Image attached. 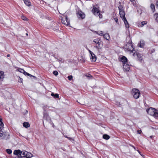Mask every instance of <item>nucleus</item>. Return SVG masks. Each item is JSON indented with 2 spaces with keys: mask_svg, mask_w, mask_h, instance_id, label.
Returning a JSON list of instances; mask_svg holds the SVG:
<instances>
[{
  "mask_svg": "<svg viewBox=\"0 0 158 158\" xmlns=\"http://www.w3.org/2000/svg\"><path fill=\"white\" fill-rule=\"evenodd\" d=\"M125 50L130 52V54H132L135 51L133 47V45L131 44L127 43L125 46Z\"/></svg>",
  "mask_w": 158,
  "mask_h": 158,
  "instance_id": "nucleus-3",
  "label": "nucleus"
},
{
  "mask_svg": "<svg viewBox=\"0 0 158 158\" xmlns=\"http://www.w3.org/2000/svg\"><path fill=\"white\" fill-rule=\"evenodd\" d=\"M154 17L155 19L157 21H158V13H156L154 15Z\"/></svg>",
  "mask_w": 158,
  "mask_h": 158,
  "instance_id": "nucleus-30",
  "label": "nucleus"
},
{
  "mask_svg": "<svg viewBox=\"0 0 158 158\" xmlns=\"http://www.w3.org/2000/svg\"><path fill=\"white\" fill-rule=\"evenodd\" d=\"M132 94L134 98L135 99L138 98L139 97L140 94L139 90L136 89H132Z\"/></svg>",
  "mask_w": 158,
  "mask_h": 158,
  "instance_id": "nucleus-6",
  "label": "nucleus"
},
{
  "mask_svg": "<svg viewBox=\"0 0 158 158\" xmlns=\"http://www.w3.org/2000/svg\"><path fill=\"white\" fill-rule=\"evenodd\" d=\"M93 42L95 44H98V46L96 47V48L98 49H102V47L103 46V43L101 40L100 39L97 38L94 40Z\"/></svg>",
  "mask_w": 158,
  "mask_h": 158,
  "instance_id": "nucleus-4",
  "label": "nucleus"
},
{
  "mask_svg": "<svg viewBox=\"0 0 158 158\" xmlns=\"http://www.w3.org/2000/svg\"><path fill=\"white\" fill-rule=\"evenodd\" d=\"M118 8L119 11H123V7L121 5H119Z\"/></svg>",
  "mask_w": 158,
  "mask_h": 158,
  "instance_id": "nucleus-29",
  "label": "nucleus"
},
{
  "mask_svg": "<svg viewBox=\"0 0 158 158\" xmlns=\"http://www.w3.org/2000/svg\"><path fill=\"white\" fill-rule=\"evenodd\" d=\"M65 137L66 138H67V137H67V136H65Z\"/></svg>",
  "mask_w": 158,
  "mask_h": 158,
  "instance_id": "nucleus-51",
  "label": "nucleus"
},
{
  "mask_svg": "<svg viewBox=\"0 0 158 158\" xmlns=\"http://www.w3.org/2000/svg\"><path fill=\"white\" fill-rule=\"evenodd\" d=\"M103 138L107 140L109 139L110 137L107 135L104 134L103 135Z\"/></svg>",
  "mask_w": 158,
  "mask_h": 158,
  "instance_id": "nucleus-25",
  "label": "nucleus"
},
{
  "mask_svg": "<svg viewBox=\"0 0 158 158\" xmlns=\"http://www.w3.org/2000/svg\"><path fill=\"white\" fill-rule=\"evenodd\" d=\"M7 152L9 154L11 153L12 151V150L10 149H7L6 150Z\"/></svg>",
  "mask_w": 158,
  "mask_h": 158,
  "instance_id": "nucleus-31",
  "label": "nucleus"
},
{
  "mask_svg": "<svg viewBox=\"0 0 158 158\" xmlns=\"http://www.w3.org/2000/svg\"><path fill=\"white\" fill-rule=\"evenodd\" d=\"M61 22L62 24L68 26L70 24L69 20L67 18V17L66 15L64 16L61 19Z\"/></svg>",
  "mask_w": 158,
  "mask_h": 158,
  "instance_id": "nucleus-7",
  "label": "nucleus"
},
{
  "mask_svg": "<svg viewBox=\"0 0 158 158\" xmlns=\"http://www.w3.org/2000/svg\"><path fill=\"white\" fill-rule=\"evenodd\" d=\"M138 45L140 48H143L145 45L144 42L143 40H141Z\"/></svg>",
  "mask_w": 158,
  "mask_h": 158,
  "instance_id": "nucleus-15",
  "label": "nucleus"
},
{
  "mask_svg": "<svg viewBox=\"0 0 158 158\" xmlns=\"http://www.w3.org/2000/svg\"><path fill=\"white\" fill-rule=\"evenodd\" d=\"M132 55L134 58L136 59L140 62H142L143 58L141 54L135 51L132 54Z\"/></svg>",
  "mask_w": 158,
  "mask_h": 158,
  "instance_id": "nucleus-5",
  "label": "nucleus"
},
{
  "mask_svg": "<svg viewBox=\"0 0 158 158\" xmlns=\"http://www.w3.org/2000/svg\"><path fill=\"white\" fill-rule=\"evenodd\" d=\"M90 59L93 62H95L96 60V57L95 54L93 53L91 55Z\"/></svg>",
  "mask_w": 158,
  "mask_h": 158,
  "instance_id": "nucleus-13",
  "label": "nucleus"
},
{
  "mask_svg": "<svg viewBox=\"0 0 158 158\" xmlns=\"http://www.w3.org/2000/svg\"><path fill=\"white\" fill-rule=\"evenodd\" d=\"M68 78L69 80L71 81L73 78V76L72 75L69 76H68Z\"/></svg>",
  "mask_w": 158,
  "mask_h": 158,
  "instance_id": "nucleus-34",
  "label": "nucleus"
},
{
  "mask_svg": "<svg viewBox=\"0 0 158 158\" xmlns=\"http://www.w3.org/2000/svg\"><path fill=\"white\" fill-rule=\"evenodd\" d=\"M152 136H150V138H152Z\"/></svg>",
  "mask_w": 158,
  "mask_h": 158,
  "instance_id": "nucleus-49",
  "label": "nucleus"
},
{
  "mask_svg": "<svg viewBox=\"0 0 158 158\" xmlns=\"http://www.w3.org/2000/svg\"><path fill=\"white\" fill-rule=\"evenodd\" d=\"M97 15H98L99 16V17L100 18H102V15L100 13V12H99V13L98 14H97Z\"/></svg>",
  "mask_w": 158,
  "mask_h": 158,
  "instance_id": "nucleus-36",
  "label": "nucleus"
},
{
  "mask_svg": "<svg viewBox=\"0 0 158 158\" xmlns=\"http://www.w3.org/2000/svg\"><path fill=\"white\" fill-rule=\"evenodd\" d=\"M95 32L100 36H103L104 34L102 31H95Z\"/></svg>",
  "mask_w": 158,
  "mask_h": 158,
  "instance_id": "nucleus-23",
  "label": "nucleus"
},
{
  "mask_svg": "<svg viewBox=\"0 0 158 158\" xmlns=\"http://www.w3.org/2000/svg\"><path fill=\"white\" fill-rule=\"evenodd\" d=\"M26 35H28V34H27V33H26Z\"/></svg>",
  "mask_w": 158,
  "mask_h": 158,
  "instance_id": "nucleus-50",
  "label": "nucleus"
},
{
  "mask_svg": "<svg viewBox=\"0 0 158 158\" xmlns=\"http://www.w3.org/2000/svg\"><path fill=\"white\" fill-rule=\"evenodd\" d=\"M21 155H22V157H26L28 156V153H30L27 152L26 151H23L21 152Z\"/></svg>",
  "mask_w": 158,
  "mask_h": 158,
  "instance_id": "nucleus-14",
  "label": "nucleus"
},
{
  "mask_svg": "<svg viewBox=\"0 0 158 158\" xmlns=\"http://www.w3.org/2000/svg\"><path fill=\"white\" fill-rule=\"evenodd\" d=\"M123 70L126 71H128L130 70V66L126 63H124L123 64Z\"/></svg>",
  "mask_w": 158,
  "mask_h": 158,
  "instance_id": "nucleus-11",
  "label": "nucleus"
},
{
  "mask_svg": "<svg viewBox=\"0 0 158 158\" xmlns=\"http://www.w3.org/2000/svg\"><path fill=\"white\" fill-rule=\"evenodd\" d=\"M77 14V17L79 19H83L85 17V15L81 10H78Z\"/></svg>",
  "mask_w": 158,
  "mask_h": 158,
  "instance_id": "nucleus-9",
  "label": "nucleus"
},
{
  "mask_svg": "<svg viewBox=\"0 0 158 158\" xmlns=\"http://www.w3.org/2000/svg\"><path fill=\"white\" fill-rule=\"evenodd\" d=\"M137 132L138 134H140L142 132V131L141 130H138L137 131Z\"/></svg>",
  "mask_w": 158,
  "mask_h": 158,
  "instance_id": "nucleus-39",
  "label": "nucleus"
},
{
  "mask_svg": "<svg viewBox=\"0 0 158 158\" xmlns=\"http://www.w3.org/2000/svg\"><path fill=\"white\" fill-rule=\"evenodd\" d=\"M21 153L19 154V155H18V156L19 157H22V155H21Z\"/></svg>",
  "mask_w": 158,
  "mask_h": 158,
  "instance_id": "nucleus-40",
  "label": "nucleus"
},
{
  "mask_svg": "<svg viewBox=\"0 0 158 158\" xmlns=\"http://www.w3.org/2000/svg\"><path fill=\"white\" fill-rule=\"evenodd\" d=\"M92 11L93 13L95 15H97L100 12V10L99 9L95 6H93Z\"/></svg>",
  "mask_w": 158,
  "mask_h": 158,
  "instance_id": "nucleus-10",
  "label": "nucleus"
},
{
  "mask_svg": "<svg viewBox=\"0 0 158 158\" xmlns=\"http://www.w3.org/2000/svg\"><path fill=\"white\" fill-rule=\"evenodd\" d=\"M148 114L153 116L156 118H158V110L152 108H150L147 110Z\"/></svg>",
  "mask_w": 158,
  "mask_h": 158,
  "instance_id": "nucleus-1",
  "label": "nucleus"
},
{
  "mask_svg": "<svg viewBox=\"0 0 158 158\" xmlns=\"http://www.w3.org/2000/svg\"><path fill=\"white\" fill-rule=\"evenodd\" d=\"M147 22L145 21H143L141 22V25L140 26L143 27L144 25H146L147 24Z\"/></svg>",
  "mask_w": 158,
  "mask_h": 158,
  "instance_id": "nucleus-28",
  "label": "nucleus"
},
{
  "mask_svg": "<svg viewBox=\"0 0 158 158\" xmlns=\"http://www.w3.org/2000/svg\"><path fill=\"white\" fill-rule=\"evenodd\" d=\"M8 95H10V97H11V94H10V93H8Z\"/></svg>",
  "mask_w": 158,
  "mask_h": 158,
  "instance_id": "nucleus-46",
  "label": "nucleus"
},
{
  "mask_svg": "<svg viewBox=\"0 0 158 158\" xmlns=\"http://www.w3.org/2000/svg\"><path fill=\"white\" fill-rule=\"evenodd\" d=\"M23 81V79L19 77V82H22Z\"/></svg>",
  "mask_w": 158,
  "mask_h": 158,
  "instance_id": "nucleus-38",
  "label": "nucleus"
},
{
  "mask_svg": "<svg viewBox=\"0 0 158 158\" xmlns=\"http://www.w3.org/2000/svg\"><path fill=\"white\" fill-rule=\"evenodd\" d=\"M21 18L22 19L24 20H27V18L26 17L23 15L21 16Z\"/></svg>",
  "mask_w": 158,
  "mask_h": 158,
  "instance_id": "nucleus-33",
  "label": "nucleus"
},
{
  "mask_svg": "<svg viewBox=\"0 0 158 158\" xmlns=\"http://www.w3.org/2000/svg\"><path fill=\"white\" fill-rule=\"evenodd\" d=\"M114 20L117 23H118V20L117 18H114Z\"/></svg>",
  "mask_w": 158,
  "mask_h": 158,
  "instance_id": "nucleus-37",
  "label": "nucleus"
},
{
  "mask_svg": "<svg viewBox=\"0 0 158 158\" xmlns=\"http://www.w3.org/2000/svg\"><path fill=\"white\" fill-rule=\"evenodd\" d=\"M156 7L158 9V0L157 1L156 3Z\"/></svg>",
  "mask_w": 158,
  "mask_h": 158,
  "instance_id": "nucleus-41",
  "label": "nucleus"
},
{
  "mask_svg": "<svg viewBox=\"0 0 158 158\" xmlns=\"http://www.w3.org/2000/svg\"><path fill=\"white\" fill-rule=\"evenodd\" d=\"M4 124L2 122V119L1 118L0 116V128H3Z\"/></svg>",
  "mask_w": 158,
  "mask_h": 158,
  "instance_id": "nucleus-24",
  "label": "nucleus"
},
{
  "mask_svg": "<svg viewBox=\"0 0 158 158\" xmlns=\"http://www.w3.org/2000/svg\"><path fill=\"white\" fill-rule=\"evenodd\" d=\"M21 153L20 150H15L14 152V154L16 155H18Z\"/></svg>",
  "mask_w": 158,
  "mask_h": 158,
  "instance_id": "nucleus-19",
  "label": "nucleus"
},
{
  "mask_svg": "<svg viewBox=\"0 0 158 158\" xmlns=\"http://www.w3.org/2000/svg\"><path fill=\"white\" fill-rule=\"evenodd\" d=\"M23 73L25 75H27V76H30V77H34V78H35V77L31 75L30 74H29V73H27V72H25V71Z\"/></svg>",
  "mask_w": 158,
  "mask_h": 158,
  "instance_id": "nucleus-27",
  "label": "nucleus"
},
{
  "mask_svg": "<svg viewBox=\"0 0 158 158\" xmlns=\"http://www.w3.org/2000/svg\"><path fill=\"white\" fill-rule=\"evenodd\" d=\"M10 56V55L9 54H8L7 55V57H9Z\"/></svg>",
  "mask_w": 158,
  "mask_h": 158,
  "instance_id": "nucleus-47",
  "label": "nucleus"
},
{
  "mask_svg": "<svg viewBox=\"0 0 158 158\" xmlns=\"http://www.w3.org/2000/svg\"><path fill=\"white\" fill-rule=\"evenodd\" d=\"M119 15L122 20L126 18L125 17V14L124 11H119Z\"/></svg>",
  "mask_w": 158,
  "mask_h": 158,
  "instance_id": "nucleus-12",
  "label": "nucleus"
},
{
  "mask_svg": "<svg viewBox=\"0 0 158 158\" xmlns=\"http://www.w3.org/2000/svg\"><path fill=\"white\" fill-rule=\"evenodd\" d=\"M89 51L90 53V55H91V54H93L94 53L92 52L90 50H89Z\"/></svg>",
  "mask_w": 158,
  "mask_h": 158,
  "instance_id": "nucleus-42",
  "label": "nucleus"
},
{
  "mask_svg": "<svg viewBox=\"0 0 158 158\" xmlns=\"http://www.w3.org/2000/svg\"><path fill=\"white\" fill-rule=\"evenodd\" d=\"M132 147L134 148L135 149V147L134 146H133L132 145H130Z\"/></svg>",
  "mask_w": 158,
  "mask_h": 158,
  "instance_id": "nucleus-45",
  "label": "nucleus"
},
{
  "mask_svg": "<svg viewBox=\"0 0 158 158\" xmlns=\"http://www.w3.org/2000/svg\"><path fill=\"white\" fill-rule=\"evenodd\" d=\"M23 127H25V128H27L28 127H30V125L28 122H24L23 123Z\"/></svg>",
  "mask_w": 158,
  "mask_h": 158,
  "instance_id": "nucleus-18",
  "label": "nucleus"
},
{
  "mask_svg": "<svg viewBox=\"0 0 158 158\" xmlns=\"http://www.w3.org/2000/svg\"><path fill=\"white\" fill-rule=\"evenodd\" d=\"M67 138L69 139V140H73L72 138H70V137H67Z\"/></svg>",
  "mask_w": 158,
  "mask_h": 158,
  "instance_id": "nucleus-43",
  "label": "nucleus"
},
{
  "mask_svg": "<svg viewBox=\"0 0 158 158\" xmlns=\"http://www.w3.org/2000/svg\"><path fill=\"white\" fill-rule=\"evenodd\" d=\"M46 107V106H44L43 107V109L44 110V111L43 112V118L44 119H45L46 120L49 121L51 120V118L49 116L48 114L47 113V112L45 110V108Z\"/></svg>",
  "mask_w": 158,
  "mask_h": 158,
  "instance_id": "nucleus-8",
  "label": "nucleus"
},
{
  "mask_svg": "<svg viewBox=\"0 0 158 158\" xmlns=\"http://www.w3.org/2000/svg\"><path fill=\"white\" fill-rule=\"evenodd\" d=\"M103 36L105 39L108 40H109L110 39V35L108 34H104Z\"/></svg>",
  "mask_w": 158,
  "mask_h": 158,
  "instance_id": "nucleus-17",
  "label": "nucleus"
},
{
  "mask_svg": "<svg viewBox=\"0 0 158 158\" xmlns=\"http://www.w3.org/2000/svg\"><path fill=\"white\" fill-rule=\"evenodd\" d=\"M53 74L55 75V76H57L58 74V73L57 71H54L53 72Z\"/></svg>",
  "mask_w": 158,
  "mask_h": 158,
  "instance_id": "nucleus-35",
  "label": "nucleus"
},
{
  "mask_svg": "<svg viewBox=\"0 0 158 158\" xmlns=\"http://www.w3.org/2000/svg\"><path fill=\"white\" fill-rule=\"evenodd\" d=\"M130 1L132 2L134 1L135 0H130Z\"/></svg>",
  "mask_w": 158,
  "mask_h": 158,
  "instance_id": "nucleus-48",
  "label": "nucleus"
},
{
  "mask_svg": "<svg viewBox=\"0 0 158 158\" xmlns=\"http://www.w3.org/2000/svg\"><path fill=\"white\" fill-rule=\"evenodd\" d=\"M0 139H8L9 137V134L7 132H4L2 130V128H0Z\"/></svg>",
  "mask_w": 158,
  "mask_h": 158,
  "instance_id": "nucleus-2",
  "label": "nucleus"
},
{
  "mask_svg": "<svg viewBox=\"0 0 158 158\" xmlns=\"http://www.w3.org/2000/svg\"><path fill=\"white\" fill-rule=\"evenodd\" d=\"M4 72L2 71H0V79H2L4 78Z\"/></svg>",
  "mask_w": 158,
  "mask_h": 158,
  "instance_id": "nucleus-22",
  "label": "nucleus"
},
{
  "mask_svg": "<svg viewBox=\"0 0 158 158\" xmlns=\"http://www.w3.org/2000/svg\"><path fill=\"white\" fill-rule=\"evenodd\" d=\"M109 45H106L105 46V48H109Z\"/></svg>",
  "mask_w": 158,
  "mask_h": 158,
  "instance_id": "nucleus-44",
  "label": "nucleus"
},
{
  "mask_svg": "<svg viewBox=\"0 0 158 158\" xmlns=\"http://www.w3.org/2000/svg\"><path fill=\"white\" fill-rule=\"evenodd\" d=\"M51 95L55 98H58L59 97V95L58 94H55L54 93H52L51 94Z\"/></svg>",
  "mask_w": 158,
  "mask_h": 158,
  "instance_id": "nucleus-26",
  "label": "nucleus"
},
{
  "mask_svg": "<svg viewBox=\"0 0 158 158\" xmlns=\"http://www.w3.org/2000/svg\"><path fill=\"white\" fill-rule=\"evenodd\" d=\"M18 71L19 72H20V73H23L25 71L23 69H20V68H19L18 69Z\"/></svg>",
  "mask_w": 158,
  "mask_h": 158,
  "instance_id": "nucleus-32",
  "label": "nucleus"
},
{
  "mask_svg": "<svg viewBox=\"0 0 158 158\" xmlns=\"http://www.w3.org/2000/svg\"><path fill=\"white\" fill-rule=\"evenodd\" d=\"M121 61L123 62H126L127 61V59L125 56H123L121 58Z\"/></svg>",
  "mask_w": 158,
  "mask_h": 158,
  "instance_id": "nucleus-20",
  "label": "nucleus"
},
{
  "mask_svg": "<svg viewBox=\"0 0 158 158\" xmlns=\"http://www.w3.org/2000/svg\"><path fill=\"white\" fill-rule=\"evenodd\" d=\"M123 20L124 22L126 27L129 28V24L126 18H125L124 19H123Z\"/></svg>",
  "mask_w": 158,
  "mask_h": 158,
  "instance_id": "nucleus-16",
  "label": "nucleus"
},
{
  "mask_svg": "<svg viewBox=\"0 0 158 158\" xmlns=\"http://www.w3.org/2000/svg\"><path fill=\"white\" fill-rule=\"evenodd\" d=\"M150 7L152 10L153 12H154L155 10V6L152 3L150 5Z\"/></svg>",
  "mask_w": 158,
  "mask_h": 158,
  "instance_id": "nucleus-21",
  "label": "nucleus"
}]
</instances>
